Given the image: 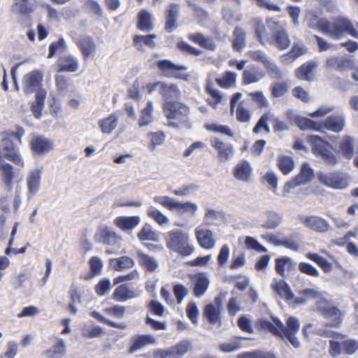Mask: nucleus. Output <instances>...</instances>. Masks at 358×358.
I'll return each mask as SVG.
<instances>
[{
  "mask_svg": "<svg viewBox=\"0 0 358 358\" xmlns=\"http://www.w3.org/2000/svg\"><path fill=\"white\" fill-rule=\"evenodd\" d=\"M24 133L23 129L20 127H17L15 130L0 133V159L4 157L17 166H24V162L13 142V139H15L20 143Z\"/></svg>",
  "mask_w": 358,
  "mask_h": 358,
  "instance_id": "1",
  "label": "nucleus"
},
{
  "mask_svg": "<svg viewBox=\"0 0 358 358\" xmlns=\"http://www.w3.org/2000/svg\"><path fill=\"white\" fill-rule=\"evenodd\" d=\"M165 116L169 120L166 125L176 129H190L189 108L178 101H165L163 106Z\"/></svg>",
  "mask_w": 358,
  "mask_h": 358,
  "instance_id": "2",
  "label": "nucleus"
},
{
  "mask_svg": "<svg viewBox=\"0 0 358 358\" xmlns=\"http://www.w3.org/2000/svg\"><path fill=\"white\" fill-rule=\"evenodd\" d=\"M166 240V248L182 257L189 256L194 251L188 234L181 229H173L168 232Z\"/></svg>",
  "mask_w": 358,
  "mask_h": 358,
  "instance_id": "3",
  "label": "nucleus"
},
{
  "mask_svg": "<svg viewBox=\"0 0 358 358\" xmlns=\"http://www.w3.org/2000/svg\"><path fill=\"white\" fill-rule=\"evenodd\" d=\"M322 25L324 27L322 33L334 39L341 38L345 33L358 38V24H357V29H356L347 18L339 17L333 22L327 20Z\"/></svg>",
  "mask_w": 358,
  "mask_h": 358,
  "instance_id": "4",
  "label": "nucleus"
},
{
  "mask_svg": "<svg viewBox=\"0 0 358 358\" xmlns=\"http://www.w3.org/2000/svg\"><path fill=\"white\" fill-rule=\"evenodd\" d=\"M308 141L312 145L313 152L317 157H320L325 163L329 165H335L337 163L336 157L327 148L329 143L327 141L316 135L308 136Z\"/></svg>",
  "mask_w": 358,
  "mask_h": 358,
  "instance_id": "5",
  "label": "nucleus"
},
{
  "mask_svg": "<svg viewBox=\"0 0 358 358\" xmlns=\"http://www.w3.org/2000/svg\"><path fill=\"white\" fill-rule=\"evenodd\" d=\"M316 308L318 312L330 321L327 323V326L338 327L341 324V312L335 307L331 302L326 299H321L316 303Z\"/></svg>",
  "mask_w": 358,
  "mask_h": 358,
  "instance_id": "6",
  "label": "nucleus"
},
{
  "mask_svg": "<svg viewBox=\"0 0 358 358\" xmlns=\"http://www.w3.org/2000/svg\"><path fill=\"white\" fill-rule=\"evenodd\" d=\"M273 321L282 331V338H286L294 348H299L300 346V342L295 336L299 330V321L296 317H289L286 320V327L278 318L275 317Z\"/></svg>",
  "mask_w": 358,
  "mask_h": 358,
  "instance_id": "7",
  "label": "nucleus"
},
{
  "mask_svg": "<svg viewBox=\"0 0 358 358\" xmlns=\"http://www.w3.org/2000/svg\"><path fill=\"white\" fill-rule=\"evenodd\" d=\"M94 240L97 243L120 248L122 238L117 234L111 227L107 226L99 227L94 235Z\"/></svg>",
  "mask_w": 358,
  "mask_h": 358,
  "instance_id": "8",
  "label": "nucleus"
},
{
  "mask_svg": "<svg viewBox=\"0 0 358 358\" xmlns=\"http://www.w3.org/2000/svg\"><path fill=\"white\" fill-rule=\"evenodd\" d=\"M319 180L325 186L334 189H345L349 182L348 175L339 171L320 174Z\"/></svg>",
  "mask_w": 358,
  "mask_h": 358,
  "instance_id": "9",
  "label": "nucleus"
},
{
  "mask_svg": "<svg viewBox=\"0 0 358 358\" xmlns=\"http://www.w3.org/2000/svg\"><path fill=\"white\" fill-rule=\"evenodd\" d=\"M148 92L152 93L154 91H159L160 94L166 99L165 101H170L171 99H178L180 94L177 86L174 84H169L164 82L149 83L146 86Z\"/></svg>",
  "mask_w": 358,
  "mask_h": 358,
  "instance_id": "10",
  "label": "nucleus"
},
{
  "mask_svg": "<svg viewBox=\"0 0 358 358\" xmlns=\"http://www.w3.org/2000/svg\"><path fill=\"white\" fill-rule=\"evenodd\" d=\"M226 294H220L216 296L213 303L206 306L203 310V315L207 321L211 324H217L221 326L220 312L222 308V300Z\"/></svg>",
  "mask_w": 358,
  "mask_h": 358,
  "instance_id": "11",
  "label": "nucleus"
},
{
  "mask_svg": "<svg viewBox=\"0 0 358 358\" xmlns=\"http://www.w3.org/2000/svg\"><path fill=\"white\" fill-rule=\"evenodd\" d=\"M314 177L313 170L308 163H304L299 173L292 180L288 181L284 186L283 196H286L290 189L310 181Z\"/></svg>",
  "mask_w": 358,
  "mask_h": 358,
  "instance_id": "12",
  "label": "nucleus"
},
{
  "mask_svg": "<svg viewBox=\"0 0 358 358\" xmlns=\"http://www.w3.org/2000/svg\"><path fill=\"white\" fill-rule=\"evenodd\" d=\"M327 66L338 72H345L355 68L352 57L343 55L341 56L331 55L327 57Z\"/></svg>",
  "mask_w": 358,
  "mask_h": 358,
  "instance_id": "13",
  "label": "nucleus"
},
{
  "mask_svg": "<svg viewBox=\"0 0 358 358\" xmlns=\"http://www.w3.org/2000/svg\"><path fill=\"white\" fill-rule=\"evenodd\" d=\"M37 7L36 0H13L10 11L13 15L27 17L33 13Z\"/></svg>",
  "mask_w": 358,
  "mask_h": 358,
  "instance_id": "14",
  "label": "nucleus"
},
{
  "mask_svg": "<svg viewBox=\"0 0 358 358\" xmlns=\"http://www.w3.org/2000/svg\"><path fill=\"white\" fill-rule=\"evenodd\" d=\"M43 73L40 71H32L27 73L22 80L23 90L26 94H31L42 89Z\"/></svg>",
  "mask_w": 358,
  "mask_h": 358,
  "instance_id": "15",
  "label": "nucleus"
},
{
  "mask_svg": "<svg viewBox=\"0 0 358 358\" xmlns=\"http://www.w3.org/2000/svg\"><path fill=\"white\" fill-rule=\"evenodd\" d=\"M195 236L199 245L202 248L212 250L215 248V240L210 229L199 226L195 229Z\"/></svg>",
  "mask_w": 358,
  "mask_h": 358,
  "instance_id": "16",
  "label": "nucleus"
},
{
  "mask_svg": "<svg viewBox=\"0 0 358 358\" xmlns=\"http://www.w3.org/2000/svg\"><path fill=\"white\" fill-rule=\"evenodd\" d=\"M180 6L176 3H169L165 12V30L171 33L177 28V20L180 15Z\"/></svg>",
  "mask_w": 358,
  "mask_h": 358,
  "instance_id": "17",
  "label": "nucleus"
},
{
  "mask_svg": "<svg viewBox=\"0 0 358 358\" xmlns=\"http://www.w3.org/2000/svg\"><path fill=\"white\" fill-rule=\"evenodd\" d=\"M156 343V338L151 334H139L132 336L130 339L129 354H134L148 345Z\"/></svg>",
  "mask_w": 358,
  "mask_h": 358,
  "instance_id": "18",
  "label": "nucleus"
},
{
  "mask_svg": "<svg viewBox=\"0 0 358 358\" xmlns=\"http://www.w3.org/2000/svg\"><path fill=\"white\" fill-rule=\"evenodd\" d=\"M42 171L40 169H34L29 171L26 178L28 189V198L35 195L40 189Z\"/></svg>",
  "mask_w": 358,
  "mask_h": 358,
  "instance_id": "19",
  "label": "nucleus"
},
{
  "mask_svg": "<svg viewBox=\"0 0 358 358\" xmlns=\"http://www.w3.org/2000/svg\"><path fill=\"white\" fill-rule=\"evenodd\" d=\"M301 220L306 227L320 233L327 231L330 227L324 219L317 216L306 217L301 218Z\"/></svg>",
  "mask_w": 358,
  "mask_h": 358,
  "instance_id": "20",
  "label": "nucleus"
},
{
  "mask_svg": "<svg viewBox=\"0 0 358 358\" xmlns=\"http://www.w3.org/2000/svg\"><path fill=\"white\" fill-rule=\"evenodd\" d=\"M252 168L249 162L241 160L234 168L233 174L235 178L242 182H248L252 176Z\"/></svg>",
  "mask_w": 358,
  "mask_h": 358,
  "instance_id": "21",
  "label": "nucleus"
},
{
  "mask_svg": "<svg viewBox=\"0 0 358 358\" xmlns=\"http://www.w3.org/2000/svg\"><path fill=\"white\" fill-rule=\"evenodd\" d=\"M66 355V344L64 339L56 338L52 347L43 352L44 358H63Z\"/></svg>",
  "mask_w": 358,
  "mask_h": 358,
  "instance_id": "22",
  "label": "nucleus"
},
{
  "mask_svg": "<svg viewBox=\"0 0 358 358\" xmlns=\"http://www.w3.org/2000/svg\"><path fill=\"white\" fill-rule=\"evenodd\" d=\"M141 222L139 216H120L114 220V224L123 231H131Z\"/></svg>",
  "mask_w": 358,
  "mask_h": 358,
  "instance_id": "23",
  "label": "nucleus"
},
{
  "mask_svg": "<svg viewBox=\"0 0 358 358\" xmlns=\"http://www.w3.org/2000/svg\"><path fill=\"white\" fill-rule=\"evenodd\" d=\"M211 145L217 150L220 162L229 161L232 157L234 149L231 144L224 143L218 138H213L211 140Z\"/></svg>",
  "mask_w": 358,
  "mask_h": 358,
  "instance_id": "24",
  "label": "nucleus"
},
{
  "mask_svg": "<svg viewBox=\"0 0 358 358\" xmlns=\"http://www.w3.org/2000/svg\"><path fill=\"white\" fill-rule=\"evenodd\" d=\"M345 122V117L343 114H335L327 117L323 122V126L328 130L339 133L343 131Z\"/></svg>",
  "mask_w": 358,
  "mask_h": 358,
  "instance_id": "25",
  "label": "nucleus"
},
{
  "mask_svg": "<svg viewBox=\"0 0 358 358\" xmlns=\"http://www.w3.org/2000/svg\"><path fill=\"white\" fill-rule=\"evenodd\" d=\"M31 150L38 155H43L53 149L52 142L43 136L34 138L30 143Z\"/></svg>",
  "mask_w": 358,
  "mask_h": 358,
  "instance_id": "26",
  "label": "nucleus"
},
{
  "mask_svg": "<svg viewBox=\"0 0 358 358\" xmlns=\"http://www.w3.org/2000/svg\"><path fill=\"white\" fill-rule=\"evenodd\" d=\"M210 284V280L207 275L204 273H199L194 276L193 293L196 297L202 296Z\"/></svg>",
  "mask_w": 358,
  "mask_h": 358,
  "instance_id": "27",
  "label": "nucleus"
},
{
  "mask_svg": "<svg viewBox=\"0 0 358 358\" xmlns=\"http://www.w3.org/2000/svg\"><path fill=\"white\" fill-rule=\"evenodd\" d=\"M57 72H75L78 69V62L77 59L71 55H65L61 57L57 62Z\"/></svg>",
  "mask_w": 358,
  "mask_h": 358,
  "instance_id": "28",
  "label": "nucleus"
},
{
  "mask_svg": "<svg viewBox=\"0 0 358 358\" xmlns=\"http://www.w3.org/2000/svg\"><path fill=\"white\" fill-rule=\"evenodd\" d=\"M137 296L136 292L128 287L127 285L118 286L113 294V299L117 301H125L136 298Z\"/></svg>",
  "mask_w": 358,
  "mask_h": 358,
  "instance_id": "29",
  "label": "nucleus"
},
{
  "mask_svg": "<svg viewBox=\"0 0 358 358\" xmlns=\"http://www.w3.org/2000/svg\"><path fill=\"white\" fill-rule=\"evenodd\" d=\"M296 268V263L292 259L287 257H282L275 259L276 272L281 276H285V270L288 272L292 271Z\"/></svg>",
  "mask_w": 358,
  "mask_h": 358,
  "instance_id": "30",
  "label": "nucleus"
},
{
  "mask_svg": "<svg viewBox=\"0 0 358 358\" xmlns=\"http://www.w3.org/2000/svg\"><path fill=\"white\" fill-rule=\"evenodd\" d=\"M118 117L113 113L108 117L99 121V126L103 134H110L117 127Z\"/></svg>",
  "mask_w": 358,
  "mask_h": 358,
  "instance_id": "31",
  "label": "nucleus"
},
{
  "mask_svg": "<svg viewBox=\"0 0 358 358\" xmlns=\"http://www.w3.org/2000/svg\"><path fill=\"white\" fill-rule=\"evenodd\" d=\"M157 66L164 75L167 77L173 76L176 71H185L187 69L185 66L176 65L169 60L159 61Z\"/></svg>",
  "mask_w": 358,
  "mask_h": 358,
  "instance_id": "32",
  "label": "nucleus"
},
{
  "mask_svg": "<svg viewBox=\"0 0 358 358\" xmlns=\"http://www.w3.org/2000/svg\"><path fill=\"white\" fill-rule=\"evenodd\" d=\"M316 67L315 62L305 64L296 70L297 78L303 80H312L314 77V69Z\"/></svg>",
  "mask_w": 358,
  "mask_h": 358,
  "instance_id": "33",
  "label": "nucleus"
},
{
  "mask_svg": "<svg viewBox=\"0 0 358 358\" xmlns=\"http://www.w3.org/2000/svg\"><path fill=\"white\" fill-rule=\"evenodd\" d=\"M189 38L207 50H214L215 49L216 43L211 37H205L203 34L198 33L189 34Z\"/></svg>",
  "mask_w": 358,
  "mask_h": 358,
  "instance_id": "34",
  "label": "nucleus"
},
{
  "mask_svg": "<svg viewBox=\"0 0 358 358\" xmlns=\"http://www.w3.org/2000/svg\"><path fill=\"white\" fill-rule=\"evenodd\" d=\"M0 171H1V179L3 182L6 185L8 190L12 188V181L14 177L13 172V166L0 159Z\"/></svg>",
  "mask_w": 358,
  "mask_h": 358,
  "instance_id": "35",
  "label": "nucleus"
},
{
  "mask_svg": "<svg viewBox=\"0 0 358 358\" xmlns=\"http://www.w3.org/2000/svg\"><path fill=\"white\" fill-rule=\"evenodd\" d=\"M340 150L342 155L347 159H351L354 156V139L349 136L343 137L340 142Z\"/></svg>",
  "mask_w": 358,
  "mask_h": 358,
  "instance_id": "36",
  "label": "nucleus"
},
{
  "mask_svg": "<svg viewBox=\"0 0 358 358\" xmlns=\"http://www.w3.org/2000/svg\"><path fill=\"white\" fill-rule=\"evenodd\" d=\"M271 287L281 298L289 300L294 297L289 287L284 280L275 281L271 284Z\"/></svg>",
  "mask_w": 358,
  "mask_h": 358,
  "instance_id": "37",
  "label": "nucleus"
},
{
  "mask_svg": "<svg viewBox=\"0 0 358 358\" xmlns=\"http://www.w3.org/2000/svg\"><path fill=\"white\" fill-rule=\"evenodd\" d=\"M305 21L309 28L318 29L322 32L324 27L322 24H323L324 22H326L327 20L324 18L320 19L315 12L310 10L307 12L305 17Z\"/></svg>",
  "mask_w": 358,
  "mask_h": 358,
  "instance_id": "38",
  "label": "nucleus"
},
{
  "mask_svg": "<svg viewBox=\"0 0 358 358\" xmlns=\"http://www.w3.org/2000/svg\"><path fill=\"white\" fill-rule=\"evenodd\" d=\"M198 209L197 205L194 203L187 201V202H176L174 210L179 215L188 214L190 216H194Z\"/></svg>",
  "mask_w": 358,
  "mask_h": 358,
  "instance_id": "39",
  "label": "nucleus"
},
{
  "mask_svg": "<svg viewBox=\"0 0 358 358\" xmlns=\"http://www.w3.org/2000/svg\"><path fill=\"white\" fill-rule=\"evenodd\" d=\"M89 265L90 267L91 273L85 275L83 277L85 280H89L94 276L99 275L101 274L103 267V261L99 257L96 256L90 258L89 261Z\"/></svg>",
  "mask_w": 358,
  "mask_h": 358,
  "instance_id": "40",
  "label": "nucleus"
},
{
  "mask_svg": "<svg viewBox=\"0 0 358 358\" xmlns=\"http://www.w3.org/2000/svg\"><path fill=\"white\" fill-rule=\"evenodd\" d=\"M236 78L237 74L236 73L227 71L220 78H217L215 82L222 88L227 89L235 85Z\"/></svg>",
  "mask_w": 358,
  "mask_h": 358,
  "instance_id": "41",
  "label": "nucleus"
},
{
  "mask_svg": "<svg viewBox=\"0 0 358 358\" xmlns=\"http://www.w3.org/2000/svg\"><path fill=\"white\" fill-rule=\"evenodd\" d=\"M78 45L81 49L85 59H87V57L95 52L96 45L90 37H82Z\"/></svg>",
  "mask_w": 358,
  "mask_h": 358,
  "instance_id": "42",
  "label": "nucleus"
},
{
  "mask_svg": "<svg viewBox=\"0 0 358 358\" xmlns=\"http://www.w3.org/2000/svg\"><path fill=\"white\" fill-rule=\"evenodd\" d=\"M264 77V73L259 71L255 68L245 69L243 73V83L246 85L257 83Z\"/></svg>",
  "mask_w": 358,
  "mask_h": 358,
  "instance_id": "43",
  "label": "nucleus"
},
{
  "mask_svg": "<svg viewBox=\"0 0 358 358\" xmlns=\"http://www.w3.org/2000/svg\"><path fill=\"white\" fill-rule=\"evenodd\" d=\"M282 221V217L280 214L269 211L266 213V221L262 227L266 229H276Z\"/></svg>",
  "mask_w": 358,
  "mask_h": 358,
  "instance_id": "44",
  "label": "nucleus"
},
{
  "mask_svg": "<svg viewBox=\"0 0 358 358\" xmlns=\"http://www.w3.org/2000/svg\"><path fill=\"white\" fill-rule=\"evenodd\" d=\"M138 27L142 31H150L153 28L152 15L145 10H142L138 15Z\"/></svg>",
  "mask_w": 358,
  "mask_h": 358,
  "instance_id": "45",
  "label": "nucleus"
},
{
  "mask_svg": "<svg viewBox=\"0 0 358 358\" xmlns=\"http://www.w3.org/2000/svg\"><path fill=\"white\" fill-rule=\"evenodd\" d=\"M232 48L234 50L241 52L245 46L246 34L241 28H236L234 31Z\"/></svg>",
  "mask_w": 358,
  "mask_h": 358,
  "instance_id": "46",
  "label": "nucleus"
},
{
  "mask_svg": "<svg viewBox=\"0 0 358 358\" xmlns=\"http://www.w3.org/2000/svg\"><path fill=\"white\" fill-rule=\"evenodd\" d=\"M277 165L285 175L289 173L294 168V162L292 157L281 155L277 159Z\"/></svg>",
  "mask_w": 358,
  "mask_h": 358,
  "instance_id": "47",
  "label": "nucleus"
},
{
  "mask_svg": "<svg viewBox=\"0 0 358 358\" xmlns=\"http://www.w3.org/2000/svg\"><path fill=\"white\" fill-rule=\"evenodd\" d=\"M110 264L114 269L121 271L124 269L133 267L134 265V262L130 257L123 256L120 258L110 260Z\"/></svg>",
  "mask_w": 358,
  "mask_h": 358,
  "instance_id": "48",
  "label": "nucleus"
},
{
  "mask_svg": "<svg viewBox=\"0 0 358 358\" xmlns=\"http://www.w3.org/2000/svg\"><path fill=\"white\" fill-rule=\"evenodd\" d=\"M157 38L155 34H150L148 36H135L134 37V45L136 47L138 50H141L143 48V45L148 46L150 48H154L155 43L154 39Z\"/></svg>",
  "mask_w": 358,
  "mask_h": 358,
  "instance_id": "49",
  "label": "nucleus"
},
{
  "mask_svg": "<svg viewBox=\"0 0 358 358\" xmlns=\"http://www.w3.org/2000/svg\"><path fill=\"white\" fill-rule=\"evenodd\" d=\"M206 92L211 96L214 101L208 100V104H210L214 109L217 108L219 103L223 101V96L220 92L214 88L212 83H208L206 87Z\"/></svg>",
  "mask_w": 358,
  "mask_h": 358,
  "instance_id": "50",
  "label": "nucleus"
},
{
  "mask_svg": "<svg viewBox=\"0 0 358 358\" xmlns=\"http://www.w3.org/2000/svg\"><path fill=\"white\" fill-rule=\"evenodd\" d=\"M306 256L320 266L324 273H330L332 271V264L322 256L311 252L307 253Z\"/></svg>",
  "mask_w": 358,
  "mask_h": 358,
  "instance_id": "51",
  "label": "nucleus"
},
{
  "mask_svg": "<svg viewBox=\"0 0 358 358\" xmlns=\"http://www.w3.org/2000/svg\"><path fill=\"white\" fill-rule=\"evenodd\" d=\"M273 38L274 39V45L280 50L286 49L290 44L288 34L285 30L278 31L273 36Z\"/></svg>",
  "mask_w": 358,
  "mask_h": 358,
  "instance_id": "52",
  "label": "nucleus"
},
{
  "mask_svg": "<svg viewBox=\"0 0 358 358\" xmlns=\"http://www.w3.org/2000/svg\"><path fill=\"white\" fill-rule=\"evenodd\" d=\"M148 136L150 141V143L148 145L150 152H154L157 146L163 144L166 138V136L162 131L150 132L148 134Z\"/></svg>",
  "mask_w": 358,
  "mask_h": 358,
  "instance_id": "53",
  "label": "nucleus"
},
{
  "mask_svg": "<svg viewBox=\"0 0 358 358\" xmlns=\"http://www.w3.org/2000/svg\"><path fill=\"white\" fill-rule=\"evenodd\" d=\"M138 237L141 241H157L159 236L152 229L150 224H145L138 232Z\"/></svg>",
  "mask_w": 358,
  "mask_h": 358,
  "instance_id": "54",
  "label": "nucleus"
},
{
  "mask_svg": "<svg viewBox=\"0 0 358 358\" xmlns=\"http://www.w3.org/2000/svg\"><path fill=\"white\" fill-rule=\"evenodd\" d=\"M153 110V103L148 101L146 108L141 111L138 121L139 127H142L148 125L152 121V111Z\"/></svg>",
  "mask_w": 358,
  "mask_h": 358,
  "instance_id": "55",
  "label": "nucleus"
},
{
  "mask_svg": "<svg viewBox=\"0 0 358 358\" xmlns=\"http://www.w3.org/2000/svg\"><path fill=\"white\" fill-rule=\"evenodd\" d=\"M139 263L145 266L148 271H154L158 266L157 261L152 257L143 254L141 252H137Z\"/></svg>",
  "mask_w": 358,
  "mask_h": 358,
  "instance_id": "56",
  "label": "nucleus"
},
{
  "mask_svg": "<svg viewBox=\"0 0 358 358\" xmlns=\"http://www.w3.org/2000/svg\"><path fill=\"white\" fill-rule=\"evenodd\" d=\"M273 118V113L270 112H267L262 115L257 123L256 124L255 127L253 128V132L255 134H258L260 130L262 129H264L266 133L270 132V129L268 125V121L272 120Z\"/></svg>",
  "mask_w": 358,
  "mask_h": 358,
  "instance_id": "57",
  "label": "nucleus"
},
{
  "mask_svg": "<svg viewBox=\"0 0 358 358\" xmlns=\"http://www.w3.org/2000/svg\"><path fill=\"white\" fill-rule=\"evenodd\" d=\"M223 219L224 214L222 212L210 208L206 209L203 220L207 225H213L215 221H220Z\"/></svg>",
  "mask_w": 358,
  "mask_h": 358,
  "instance_id": "58",
  "label": "nucleus"
},
{
  "mask_svg": "<svg viewBox=\"0 0 358 358\" xmlns=\"http://www.w3.org/2000/svg\"><path fill=\"white\" fill-rule=\"evenodd\" d=\"M289 90L287 82H274L271 85V92L273 97L278 98L285 95Z\"/></svg>",
  "mask_w": 358,
  "mask_h": 358,
  "instance_id": "59",
  "label": "nucleus"
},
{
  "mask_svg": "<svg viewBox=\"0 0 358 358\" xmlns=\"http://www.w3.org/2000/svg\"><path fill=\"white\" fill-rule=\"evenodd\" d=\"M147 215L150 218L154 220L159 225H164L169 223V220L168 217L153 206L148 208Z\"/></svg>",
  "mask_w": 358,
  "mask_h": 358,
  "instance_id": "60",
  "label": "nucleus"
},
{
  "mask_svg": "<svg viewBox=\"0 0 358 358\" xmlns=\"http://www.w3.org/2000/svg\"><path fill=\"white\" fill-rule=\"evenodd\" d=\"M268 75L273 79L281 80L284 77L283 72L271 60H270L265 66Z\"/></svg>",
  "mask_w": 358,
  "mask_h": 358,
  "instance_id": "61",
  "label": "nucleus"
},
{
  "mask_svg": "<svg viewBox=\"0 0 358 358\" xmlns=\"http://www.w3.org/2000/svg\"><path fill=\"white\" fill-rule=\"evenodd\" d=\"M246 55L254 62H259L264 66L271 60L262 50H250Z\"/></svg>",
  "mask_w": 358,
  "mask_h": 358,
  "instance_id": "62",
  "label": "nucleus"
},
{
  "mask_svg": "<svg viewBox=\"0 0 358 358\" xmlns=\"http://www.w3.org/2000/svg\"><path fill=\"white\" fill-rule=\"evenodd\" d=\"M294 124L301 130L317 129V124L306 117L299 116L296 117Z\"/></svg>",
  "mask_w": 358,
  "mask_h": 358,
  "instance_id": "63",
  "label": "nucleus"
},
{
  "mask_svg": "<svg viewBox=\"0 0 358 358\" xmlns=\"http://www.w3.org/2000/svg\"><path fill=\"white\" fill-rule=\"evenodd\" d=\"M190 342L187 340H183L176 345L172 347L175 357L181 358L190 348Z\"/></svg>",
  "mask_w": 358,
  "mask_h": 358,
  "instance_id": "64",
  "label": "nucleus"
}]
</instances>
